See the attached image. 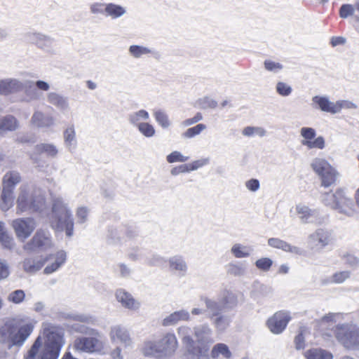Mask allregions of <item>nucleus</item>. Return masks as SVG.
I'll return each mask as SVG.
<instances>
[{
    "mask_svg": "<svg viewBox=\"0 0 359 359\" xmlns=\"http://www.w3.org/2000/svg\"><path fill=\"white\" fill-rule=\"evenodd\" d=\"M104 11L107 15L112 19L121 18L126 13L125 7L114 4H107L104 7Z\"/></svg>",
    "mask_w": 359,
    "mask_h": 359,
    "instance_id": "obj_36",
    "label": "nucleus"
},
{
    "mask_svg": "<svg viewBox=\"0 0 359 359\" xmlns=\"http://www.w3.org/2000/svg\"><path fill=\"white\" fill-rule=\"evenodd\" d=\"M322 203L336 210L339 214L352 217L355 214V203L353 199L341 189L335 192H325L321 195Z\"/></svg>",
    "mask_w": 359,
    "mask_h": 359,
    "instance_id": "obj_4",
    "label": "nucleus"
},
{
    "mask_svg": "<svg viewBox=\"0 0 359 359\" xmlns=\"http://www.w3.org/2000/svg\"><path fill=\"white\" fill-rule=\"evenodd\" d=\"M107 341L102 332L91 329V353L104 354L107 352Z\"/></svg>",
    "mask_w": 359,
    "mask_h": 359,
    "instance_id": "obj_18",
    "label": "nucleus"
},
{
    "mask_svg": "<svg viewBox=\"0 0 359 359\" xmlns=\"http://www.w3.org/2000/svg\"><path fill=\"white\" fill-rule=\"evenodd\" d=\"M31 122L39 128H48L53 125V118L46 115L41 111H35L32 117Z\"/></svg>",
    "mask_w": 359,
    "mask_h": 359,
    "instance_id": "obj_27",
    "label": "nucleus"
},
{
    "mask_svg": "<svg viewBox=\"0 0 359 359\" xmlns=\"http://www.w3.org/2000/svg\"><path fill=\"white\" fill-rule=\"evenodd\" d=\"M355 12V8L351 4H344L339 10V15L341 18H347L348 16L353 15Z\"/></svg>",
    "mask_w": 359,
    "mask_h": 359,
    "instance_id": "obj_57",
    "label": "nucleus"
},
{
    "mask_svg": "<svg viewBox=\"0 0 359 359\" xmlns=\"http://www.w3.org/2000/svg\"><path fill=\"white\" fill-rule=\"evenodd\" d=\"M45 203L44 198H40L37 201L29 199L27 191L25 187L20 188V192L17 199V213L21 214L26 211L36 212Z\"/></svg>",
    "mask_w": 359,
    "mask_h": 359,
    "instance_id": "obj_12",
    "label": "nucleus"
},
{
    "mask_svg": "<svg viewBox=\"0 0 359 359\" xmlns=\"http://www.w3.org/2000/svg\"><path fill=\"white\" fill-rule=\"evenodd\" d=\"M306 359H333V354L325 349L315 348L304 353Z\"/></svg>",
    "mask_w": 359,
    "mask_h": 359,
    "instance_id": "obj_30",
    "label": "nucleus"
},
{
    "mask_svg": "<svg viewBox=\"0 0 359 359\" xmlns=\"http://www.w3.org/2000/svg\"><path fill=\"white\" fill-rule=\"evenodd\" d=\"M50 224L51 227L56 231L65 230L68 236H71L73 233V218L60 198H55L53 201Z\"/></svg>",
    "mask_w": 359,
    "mask_h": 359,
    "instance_id": "obj_5",
    "label": "nucleus"
},
{
    "mask_svg": "<svg viewBox=\"0 0 359 359\" xmlns=\"http://www.w3.org/2000/svg\"><path fill=\"white\" fill-rule=\"evenodd\" d=\"M207 128L206 126L203 123H199L196 126L188 128L183 134L182 137L184 138H193L196 135L201 134L203 130Z\"/></svg>",
    "mask_w": 359,
    "mask_h": 359,
    "instance_id": "obj_44",
    "label": "nucleus"
},
{
    "mask_svg": "<svg viewBox=\"0 0 359 359\" xmlns=\"http://www.w3.org/2000/svg\"><path fill=\"white\" fill-rule=\"evenodd\" d=\"M149 119V113L144 109H140L138 111L130 113L128 115V120L129 123L133 126L137 128L138 126L147 121Z\"/></svg>",
    "mask_w": 359,
    "mask_h": 359,
    "instance_id": "obj_29",
    "label": "nucleus"
},
{
    "mask_svg": "<svg viewBox=\"0 0 359 359\" xmlns=\"http://www.w3.org/2000/svg\"><path fill=\"white\" fill-rule=\"evenodd\" d=\"M185 172H189L187 164H182L180 165L174 167L170 170V174L173 176H176L181 173Z\"/></svg>",
    "mask_w": 359,
    "mask_h": 359,
    "instance_id": "obj_61",
    "label": "nucleus"
},
{
    "mask_svg": "<svg viewBox=\"0 0 359 359\" xmlns=\"http://www.w3.org/2000/svg\"><path fill=\"white\" fill-rule=\"evenodd\" d=\"M302 137L301 144L309 149H323L325 147V140L323 136H316V131L310 127H302L299 130Z\"/></svg>",
    "mask_w": 359,
    "mask_h": 359,
    "instance_id": "obj_11",
    "label": "nucleus"
},
{
    "mask_svg": "<svg viewBox=\"0 0 359 359\" xmlns=\"http://www.w3.org/2000/svg\"><path fill=\"white\" fill-rule=\"evenodd\" d=\"M51 245V241L48 236L42 231L39 230L28 243V246L31 250L36 248H48Z\"/></svg>",
    "mask_w": 359,
    "mask_h": 359,
    "instance_id": "obj_24",
    "label": "nucleus"
},
{
    "mask_svg": "<svg viewBox=\"0 0 359 359\" xmlns=\"http://www.w3.org/2000/svg\"><path fill=\"white\" fill-rule=\"evenodd\" d=\"M138 131L145 137H152L155 135L156 130L154 127L147 121L138 126Z\"/></svg>",
    "mask_w": 359,
    "mask_h": 359,
    "instance_id": "obj_45",
    "label": "nucleus"
},
{
    "mask_svg": "<svg viewBox=\"0 0 359 359\" xmlns=\"http://www.w3.org/2000/svg\"><path fill=\"white\" fill-rule=\"evenodd\" d=\"M357 108V105L351 101L348 100H338L335 102L334 106V114L339 113L342 109H355Z\"/></svg>",
    "mask_w": 359,
    "mask_h": 359,
    "instance_id": "obj_50",
    "label": "nucleus"
},
{
    "mask_svg": "<svg viewBox=\"0 0 359 359\" xmlns=\"http://www.w3.org/2000/svg\"><path fill=\"white\" fill-rule=\"evenodd\" d=\"M189 317L190 314L187 310H179L167 316L163 320L162 325L163 326H171L181 320H189Z\"/></svg>",
    "mask_w": 359,
    "mask_h": 359,
    "instance_id": "obj_25",
    "label": "nucleus"
},
{
    "mask_svg": "<svg viewBox=\"0 0 359 359\" xmlns=\"http://www.w3.org/2000/svg\"><path fill=\"white\" fill-rule=\"evenodd\" d=\"M210 355L212 359H231L232 353L226 344L218 343L212 347Z\"/></svg>",
    "mask_w": 359,
    "mask_h": 359,
    "instance_id": "obj_26",
    "label": "nucleus"
},
{
    "mask_svg": "<svg viewBox=\"0 0 359 359\" xmlns=\"http://www.w3.org/2000/svg\"><path fill=\"white\" fill-rule=\"evenodd\" d=\"M108 237L110 243L116 244L121 241L122 233L118 229H114L109 230Z\"/></svg>",
    "mask_w": 359,
    "mask_h": 359,
    "instance_id": "obj_59",
    "label": "nucleus"
},
{
    "mask_svg": "<svg viewBox=\"0 0 359 359\" xmlns=\"http://www.w3.org/2000/svg\"><path fill=\"white\" fill-rule=\"evenodd\" d=\"M74 348L78 351H89L90 341L88 338H78L74 344Z\"/></svg>",
    "mask_w": 359,
    "mask_h": 359,
    "instance_id": "obj_52",
    "label": "nucleus"
},
{
    "mask_svg": "<svg viewBox=\"0 0 359 359\" xmlns=\"http://www.w3.org/2000/svg\"><path fill=\"white\" fill-rule=\"evenodd\" d=\"M227 273L233 276H241L245 273V268L241 264L231 263L226 266Z\"/></svg>",
    "mask_w": 359,
    "mask_h": 359,
    "instance_id": "obj_51",
    "label": "nucleus"
},
{
    "mask_svg": "<svg viewBox=\"0 0 359 359\" xmlns=\"http://www.w3.org/2000/svg\"><path fill=\"white\" fill-rule=\"evenodd\" d=\"M297 349H303L305 346V338L302 332L296 336L294 339Z\"/></svg>",
    "mask_w": 359,
    "mask_h": 359,
    "instance_id": "obj_62",
    "label": "nucleus"
},
{
    "mask_svg": "<svg viewBox=\"0 0 359 359\" xmlns=\"http://www.w3.org/2000/svg\"><path fill=\"white\" fill-rule=\"evenodd\" d=\"M178 347V341L173 333L167 332L157 341H145L142 351L144 355L157 358L172 356Z\"/></svg>",
    "mask_w": 359,
    "mask_h": 359,
    "instance_id": "obj_3",
    "label": "nucleus"
},
{
    "mask_svg": "<svg viewBox=\"0 0 359 359\" xmlns=\"http://www.w3.org/2000/svg\"><path fill=\"white\" fill-rule=\"evenodd\" d=\"M213 318L212 323L215 325L217 330L222 332L228 327L230 323V319L226 316L218 315L215 316Z\"/></svg>",
    "mask_w": 359,
    "mask_h": 359,
    "instance_id": "obj_42",
    "label": "nucleus"
},
{
    "mask_svg": "<svg viewBox=\"0 0 359 359\" xmlns=\"http://www.w3.org/2000/svg\"><path fill=\"white\" fill-rule=\"evenodd\" d=\"M75 136V132L73 127L67 128L65 133H64V137L66 142L71 143Z\"/></svg>",
    "mask_w": 359,
    "mask_h": 359,
    "instance_id": "obj_63",
    "label": "nucleus"
},
{
    "mask_svg": "<svg viewBox=\"0 0 359 359\" xmlns=\"http://www.w3.org/2000/svg\"><path fill=\"white\" fill-rule=\"evenodd\" d=\"M195 106L202 109H213L217 107V102L210 97L204 96L196 100Z\"/></svg>",
    "mask_w": 359,
    "mask_h": 359,
    "instance_id": "obj_40",
    "label": "nucleus"
},
{
    "mask_svg": "<svg viewBox=\"0 0 359 359\" xmlns=\"http://www.w3.org/2000/svg\"><path fill=\"white\" fill-rule=\"evenodd\" d=\"M18 128V121L12 115L0 118V131H13Z\"/></svg>",
    "mask_w": 359,
    "mask_h": 359,
    "instance_id": "obj_34",
    "label": "nucleus"
},
{
    "mask_svg": "<svg viewBox=\"0 0 359 359\" xmlns=\"http://www.w3.org/2000/svg\"><path fill=\"white\" fill-rule=\"evenodd\" d=\"M115 297L117 302L125 309L135 311L140 307V303L133 298L131 294L123 289L117 290Z\"/></svg>",
    "mask_w": 359,
    "mask_h": 359,
    "instance_id": "obj_17",
    "label": "nucleus"
},
{
    "mask_svg": "<svg viewBox=\"0 0 359 359\" xmlns=\"http://www.w3.org/2000/svg\"><path fill=\"white\" fill-rule=\"evenodd\" d=\"M268 245L273 248L280 249L285 252H290L294 255H301V249L294 245H292L286 241L278 238H271L268 240Z\"/></svg>",
    "mask_w": 359,
    "mask_h": 359,
    "instance_id": "obj_23",
    "label": "nucleus"
},
{
    "mask_svg": "<svg viewBox=\"0 0 359 359\" xmlns=\"http://www.w3.org/2000/svg\"><path fill=\"white\" fill-rule=\"evenodd\" d=\"M264 65L266 70L273 73H278L283 69V65L280 63L271 60H266Z\"/></svg>",
    "mask_w": 359,
    "mask_h": 359,
    "instance_id": "obj_56",
    "label": "nucleus"
},
{
    "mask_svg": "<svg viewBox=\"0 0 359 359\" xmlns=\"http://www.w3.org/2000/svg\"><path fill=\"white\" fill-rule=\"evenodd\" d=\"M245 187L248 191L256 192L260 188V183L257 179H250L245 182Z\"/></svg>",
    "mask_w": 359,
    "mask_h": 359,
    "instance_id": "obj_60",
    "label": "nucleus"
},
{
    "mask_svg": "<svg viewBox=\"0 0 359 359\" xmlns=\"http://www.w3.org/2000/svg\"><path fill=\"white\" fill-rule=\"evenodd\" d=\"M351 273L350 271H339L334 273L329 279V283L334 284H342L346 280L351 278Z\"/></svg>",
    "mask_w": 359,
    "mask_h": 359,
    "instance_id": "obj_41",
    "label": "nucleus"
},
{
    "mask_svg": "<svg viewBox=\"0 0 359 359\" xmlns=\"http://www.w3.org/2000/svg\"><path fill=\"white\" fill-rule=\"evenodd\" d=\"M343 315L340 313H329L323 316L318 322V326L319 329L322 330L328 329L334 323L341 320Z\"/></svg>",
    "mask_w": 359,
    "mask_h": 359,
    "instance_id": "obj_28",
    "label": "nucleus"
},
{
    "mask_svg": "<svg viewBox=\"0 0 359 359\" xmlns=\"http://www.w3.org/2000/svg\"><path fill=\"white\" fill-rule=\"evenodd\" d=\"M189 156H184L178 151H174L166 156V160L169 163H184L188 161Z\"/></svg>",
    "mask_w": 359,
    "mask_h": 359,
    "instance_id": "obj_48",
    "label": "nucleus"
},
{
    "mask_svg": "<svg viewBox=\"0 0 359 359\" xmlns=\"http://www.w3.org/2000/svg\"><path fill=\"white\" fill-rule=\"evenodd\" d=\"M65 333L62 327L48 324L41 335L34 341L25 359H57L65 345Z\"/></svg>",
    "mask_w": 359,
    "mask_h": 359,
    "instance_id": "obj_1",
    "label": "nucleus"
},
{
    "mask_svg": "<svg viewBox=\"0 0 359 359\" xmlns=\"http://www.w3.org/2000/svg\"><path fill=\"white\" fill-rule=\"evenodd\" d=\"M154 116L156 123L163 129H167L172 125L168 115L163 110H155L154 111Z\"/></svg>",
    "mask_w": 359,
    "mask_h": 359,
    "instance_id": "obj_38",
    "label": "nucleus"
},
{
    "mask_svg": "<svg viewBox=\"0 0 359 359\" xmlns=\"http://www.w3.org/2000/svg\"><path fill=\"white\" fill-rule=\"evenodd\" d=\"M237 299L235 294L229 291H225L221 300L223 306L231 307L236 304Z\"/></svg>",
    "mask_w": 359,
    "mask_h": 359,
    "instance_id": "obj_49",
    "label": "nucleus"
},
{
    "mask_svg": "<svg viewBox=\"0 0 359 359\" xmlns=\"http://www.w3.org/2000/svg\"><path fill=\"white\" fill-rule=\"evenodd\" d=\"M16 90L15 83L11 81H0V94L8 95Z\"/></svg>",
    "mask_w": 359,
    "mask_h": 359,
    "instance_id": "obj_47",
    "label": "nucleus"
},
{
    "mask_svg": "<svg viewBox=\"0 0 359 359\" xmlns=\"http://www.w3.org/2000/svg\"><path fill=\"white\" fill-rule=\"evenodd\" d=\"M276 89L279 95L285 97L290 95L292 91L290 85L281 81L277 83Z\"/></svg>",
    "mask_w": 359,
    "mask_h": 359,
    "instance_id": "obj_55",
    "label": "nucleus"
},
{
    "mask_svg": "<svg viewBox=\"0 0 359 359\" xmlns=\"http://www.w3.org/2000/svg\"><path fill=\"white\" fill-rule=\"evenodd\" d=\"M332 331L336 340L346 350L358 351V326L351 323H338L332 328Z\"/></svg>",
    "mask_w": 359,
    "mask_h": 359,
    "instance_id": "obj_6",
    "label": "nucleus"
},
{
    "mask_svg": "<svg viewBox=\"0 0 359 359\" xmlns=\"http://www.w3.org/2000/svg\"><path fill=\"white\" fill-rule=\"evenodd\" d=\"M192 332L191 338L193 336L195 338L194 345H198L196 349H205L208 348L209 345L214 342L212 338V330L208 324L199 325L194 328Z\"/></svg>",
    "mask_w": 359,
    "mask_h": 359,
    "instance_id": "obj_13",
    "label": "nucleus"
},
{
    "mask_svg": "<svg viewBox=\"0 0 359 359\" xmlns=\"http://www.w3.org/2000/svg\"><path fill=\"white\" fill-rule=\"evenodd\" d=\"M21 180L20 175L18 172L11 171L7 172L3 177V187L14 190L15 187Z\"/></svg>",
    "mask_w": 359,
    "mask_h": 359,
    "instance_id": "obj_33",
    "label": "nucleus"
},
{
    "mask_svg": "<svg viewBox=\"0 0 359 359\" xmlns=\"http://www.w3.org/2000/svg\"><path fill=\"white\" fill-rule=\"evenodd\" d=\"M242 135L245 137H251L258 136L263 137L266 135V130L259 126H247L242 130Z\"/></svg>",
    "mask_w": 359,
    "mask_h": 359,
    "instance_id": "obj_39",
    "label": "nucleus"
},
{
    "mask_svg": "<svg viewBox=\"0 0 359 359\" xmlns=\"http://www.w3.org/2000/svg\"><path fill=\"white\" fill-rule=\"evenodd\" d=\"M9 275V270L8 266L2 262H0V280L6 278Z\"/></svg>",
    "mask_w": 359,
    "mask_h": 359,
    "instance_id": "obj_64",
    "label": "nucleus"
},
{
    "mask_svg": "<svg viewBox=\"0 0 359 359\" xmlns=\"http://www.w3.org/2000/svg\"><path fill=\"white\" fill-rule=\"evenodd\" d=\"M311 106L316 109L332 114H334V111H336L334 110L335 102L330 101L325 95L313 96L311 99Z\"/></svg>",
    "mask_w": 359,
    "mask_h": 359,
    "instance_id": "obj_19",
    "label": "nucleus"
},
{
    "mask_svg": "<svg viewBox=\"0 0 359 359\" xmlns=\"http://www.w3.org/2000/svg\"><path fill=\"white\" fill-rule=\"evenodd\" d=\"M151 53L152 50L150 48L143 46L132 45L128 48V54L135 59L140 58Z\"/></svg>",
    "mask_w": 359,
    "mask_h": 359,
    "instance_id": "obj_37",
    "label": "nucleus"
},
{
    "mask_svg": "<svg viewBox=\"0 0 359 359\" xmlns=\"http://www.w3.org/2000/svg\"><path fill=\"white\" fill-rule=\"evenodd\" d=\"M169 269L180 276H184L188 271V265L181 255L171 257L168 260Z\"/></svg>",
    "mask_w": 359,
    "mask_h": 359,
    "instance_id": "obj_20",
    "label": "nucleus"
},
{
    "mask_svg": "<svg viewBox=\"0 0 359 359\" xmlns=\"http://www.w3.org/2000/svg\"><path fill=\"white\" fill-rule=\"evenodd\" d=\"M332 232L327 229L318 228L307 238L308 247L314 251H320L333 241Z\"/></svg>",
    "mask_w": 359,
    "mask_h": 359,
    "instance_id": "obj_9",
    "label": "nucleus"
},
{
    "mask_svg": "<svg viewBox=\"0 0 359 359\" xmlns=\"http://www.w3.org/2000/svg\"><path fill=\"white\" fill-rule=\"evenodd\" d=\"M36 150L39 154L45 153L47 156L55 157L57 154L56 147L51 144H40L36 145Z\"/></svg>",
    "mask_w": 359,
    "mask_h": 359,
    "instance_id": "obj_43",
    "label": "nucleus"
},
{
    "mask_svg": "<svg viewBox=\"0 0 359 359\" xmlns=\"http://www.w3.org/2000/svg\"><path fill=\"white\" fill-rule=\"evenodd\" d=\"M13 189L3 187L1 196V208L6 211L13 205L14 196Z\"/></svg>",
    "mask_w": 359,
    "mask_h": 359,
    "instance_id": "obj_31",
    "label": "nucleus"
},
{
    "mask_svg": "<svg viewBox=\"0 0 359 359\" xmlns=\"http://www.w3.org/2000/svg\"><path fill=\"white\" fill-rule=\"evenodd\" d=\"M253 249L250 246L235 243L231 248V254L236 258H245L251 255Z\"/></svg>",
    "mask_w": 359,
    "mask_h": 359,
    "instance_id": "obj_32",
    "label": "nucleus"
},
{
    "mask_svg": "<svg viewBox=\"0 0 359 359\" xmlns=\"http://www.w3.org/2000/svg\"><path fill=\"white\" fill-rule=\"evenodd\" d=\"M310 165L320 179L322 187L327 188L336 183L339 173L326 159L315 158L312 160Z\"/></svg>",
    "mask_w": 359,
    "mask_h": 359,
    "instance_id": "obj_7",
    "label": "nucleus"
},
{
    "mask_svg": "<svg viewBox=\"0 0 359 359\" xmlns=\"http://www.w3.org/2000/svg\"><path fill=\"white\" fill-rule=\"evenodd\" d=\"M341 258L351 267H355L359 264V258L352 254H344Z\"/></svg>",
    "mask_w": 359,
    "mask_h": 359,
    "instance_id": "obj_58",
    "label": "nucleus"
},
{
    "mask_svg": "<svg viewBox=\"0 0 359 359\" xmlns=\"http://www.w3.org/2000/svg\"><path fill=\"white\" fill-rule=\"evenodd\" d=\"M48 261V257H36L25 258L22 264L25 271L34 273L40 270Z\"/></svg>",
    "mask_w": 359,
    "mask_h": 359,
    "instance_id": "obj_21",
    "label": "nucleus"
},
{
    "mask_svg": "<svg viewBox=\"0 0 359 359\" xmlns=\"http://www.w3.org/2000/svg\"><path fill=\"white\" fill-rule=\"evenodd\" d=\"M25 299V293L22 290H16L11 292L8 297V301L15 304H20Z\"/></svg>",
    "mask_w": 359,
    "mask_h": 359,
    "instance_id": "obj_46",
    "label": "nucleus"
},
{
    "mask_svg": "<svg viewBox=\"0 0 359 359\" xmlns=\"http://www.w3.org/2000/svg\"><path fill=\"white\" fill-rule=\"evenodd\" d=\"M272 264V259L268 257H262L255 262V266L257 268L264 271H268Z\"/></svg>",
    "mask_w": 359,
    "mask_h": 359,
    "instance_id": "obj_53",
    "label": "nucleus"
},
{
    "mask_svg": "<svg viewBox=\"0 0 359 359\" xmlns=\"http://www.w3.org/2000/svg\"><path fill=\"white\" fill-rule=\"evenodd\" d=\"M109 335L113 343L120 344L124 347H128L133 344V339L129 331L120 325L111 327Z\"/></svg>",
    "mask_w": 359,
    "mask_h": 359,
    "instance_id": "obj_16",
    "label": "nucleus"
},
{
    "mask_svg": "<svg viewBox=\"0 0 359 359\" xmlns=\"http://www.w3.org/2000/svg\"><path fill=\"white\" fill-rule=\"evenodd\" d=\"M34 323L26 317H15L0 327V341L9 346H22L33 332Z\"/></svg>",
    "mask_w": 359,
    "mask_h": 359,
    "instance_id": "obj_2",
    "label": "nucleus"
},
{
    "mask_svg": "<svg viewBox=\"0 0 359 359\" xmlns=\"http://www.w3.org/2000/svg\"><path fill=\"white\" fill-rule=\"evenodd\" d=\"M177 334L181 338L182 344L185 346L187 352L193 355V359H210L208 353V348L196 349L194 347V339L191 338L192 332L187 326H181L177 329Z\"/></svg>",
    "mask_w": 359,
    "mask_h": 359,
    "instance_id": "obj_10",
    "label": "nucleus"
},
{
    "mask_svg": "<svg viewBox=\"0 0 359 359\" xmlns=\"http://www.w3.org/2000/svg\"><path fill=\"white\" fill-rule=\"evenodd\" d=\"M290 212H294V215L302 224L321 225L327 220V217L319 208H311L302 203L296 204L294 210Z\"/></svg>",
    "mask_w": 359,
    "mask_h": 359,
    "instance_id": "obj_8",
    "label": "nucleus"
},
{
    "mask_svg": "<svg viewBox=\"0 0 359 359\" xmlns=\"http://www.w3.org/2000/svg\"><path fill=\"white\" fill-rule=\"evenodd\" d=\"M48 260L55 259L54 262L45 267L43 272L46 274H50L56 271L67 260V254L64 250L57 251L55 254L47 256Z\"/></svg>",
    "mask_w": 359,
    "mask_h": 359,
    "instance_id": "obj_22",
    "label": "nucleus"
},
{
    "mask_svg": "<svg viewBox=\"0 0 359 359\" xmlns=\"http://www.w3.org/2000/svg\"><path fill=\"white\" fill-rule=\"evenodd\" d=\"M12 226L17 236L23 240L28 238L36 228L35 222L32 218L14 219Z\"/></svg>",
    "mask_w": 359,
    "mask_h": 359,
    "instance_id": "obj_15",
    "label": "nucleus"
},
{
    "mask_svg": "<svg viewBox=\"0 0 359 359\" xmlns=\"http://www.w3.org/2000/svg\"><path fill=\"white\" fill-rule=\"evenodd\" d=\"M209 163L208 158H203L196 161H194L190 163L187 164L189 172L195 171L203 166L208 165Z\"/></svg>",
    "mask_w": 359,
    "mask_h": 359,
    "instance_id": "obj_54",
    "label": "nucleus"
},
{
    "mask_svg": "<svg viewBox=\"0 0 359 359\" xmlns=\"http://www.w3.org/2000/svg\"><path fill=\"white\" fill-rule=\"evenodd\" d=\"M201 300L205 303L207 309L206 310L210 314L211 318L219 315L222 309L221 302H218L208 297H202Z\"/></svg>",
    "mask_w": 359,
    "mask_h": 359,
    "instance_id": "obj_35",
    "label": "nucleus"
},
{
    "mask_svg": "<svg viewBox=\"0 0 359 359\" xmlns=\"http://www.w3.org/2000/svg\"><path fill=\"white\" fill-rule=\"evenodd\" d=\"M290 319L288 312L278 311L268 319L266 325L272 333L279 334L285 329Z\"/></svg>",
    "mask_w": 359,
    "mask_h": 359,
    "instance_id": "obj_14",
    "label": "nucleus"
}]
</instances>
